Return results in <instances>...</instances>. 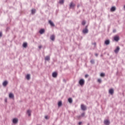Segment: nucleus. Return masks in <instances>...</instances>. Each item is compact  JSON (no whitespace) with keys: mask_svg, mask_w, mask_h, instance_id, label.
<instances>
[{"mask_svg":"<svg viewBox=\"0 0 125 125\" xmlns=\"http://www.w3.org/2000/svg\"><path fill=\"white\" fill-rule=\"evenodd\" d=\"M85 21H82V25H85Z\"/></svg>","mask_w":125,"mask_h":125,"instance_id":"27","label":"nucleus"},{"mask_svg":"<svg viewBox=\"0 0 125 125\" xmlns=\"http://www.w3.org/2000/svg\"><path fill=\"white\" fill-rule=\"evenodd\" d=\"M49 23L50 24V26H51V27H54V26H55L53 22H52L51 20L49 21Z\"/></svg>","mask_w":125,"mask_h":125,"instance_id":"6","label":"nucleus"},{"mask_svg":"<svg viewBox=\"0 0 125 125\" xmlns=\"http://www.w3.org/2000/svg\"><path fill=\"white\" fill-rule=\"evenodd\" d=\"M83 34H87V33H88V30H87V29H83Z\"/></svg>","mask_w":125,"mask_h":125,"instance_id":"9","label":"nucleus"},{"mask_svg":"<svg viewBox=\"0 0 125 125\" xmlns=\"http://www.w3.org/2000/svg\"><path fill=\"white\" fill-rule=\"evenodd\" d=\"M68 102H69V103H72L73 102V100H72V98L68 99Z\"/></svg>","mask_w":125,"mask_h":125,"instance_id":"24","label":"nucleus"},{"mask_svg":"<svg viewBox=\"0 0 125 125\" xmlns=\"http://www.w3.org/2000/svg\"><path fill=\"white\" fill-rule=\"evenodd\" d=\"M31 77H30V74H27L26 76V78L27 79V80H30Z\"/></svg>","mask_w":125,"mask_h":125,"instance_id":"22","label":"nucleus"},{"mask_svg":"<svg viewBox=\"0 0 125 125\" xmlns=\"http://www.w3.org/2000/svg\"><path fill=\"white\" fill-rule=\"evenodd\" d=\"M109 93L111 95L113 94L114 93V89H110L109 90Z\"/></svg>","mask_w":125,"mask_h":125,"instance_id":"10","label":"nucleus"},{"mask_svg":"<svg viewBox=\"0 0 125 125\" xmlns=\"http://www.w3.org/2000/svg\"><path fill=\"white\" fill-rule=\"evenodd\" d=\"M104 124L105 125H110V121H109V120H104Z\"/></svg>","mask_w":125,"mask_h":125,"instance_id":"3","label":"nucleus"},{"mask_svg":"<svg viewBox=\"0 0 125 125\" xmlns=\"http://www.w3.org/2000/svg\"><path fill=\"white\" fill-rule=\"evenodd\" d=\"M79 125H82V122H79Z\"/></svg>","mask_w":125,"mask_h":125,"instance_id":"35","label":"nucleus"},{"mask_svg":"<svg viewBox=\"0 0 125 125\" xmlns=\"http://www.w3.org/2000/svg\"><path fill=\"white\" fill-rule=\"evenodd\" d=\"M79 84L81 85V86H83L84 84V80L83 79H81L79 81Z\"/></svg>","mask_w":125,"mask_h":125,"instance_id":"1","label":"nucleus"},{"mask_svg":"<svg viewBox=\"0 0 125 125\" xmlns=\"http://www.w3.org/2000/svg\"><path fill=\"white\" fill-rule=\"evenodd\" d=\"M40 34H41V35H42V34H43V33H44V29H41L39 31Z\"/></svg>","mask_w":125,"mask_h":125,"instance_id":"13","label":"nucleus"},{"mask_svg":"<svg viewBox=\"0 0 125 125\" xmlns=\"http://www.w3.org/2000/svg\"><path fill=\"white\" fill-rule=\"evenodd\" d=\"M45 119H46V120L48 119V116H45Z\"/></svg>","mask_w":125,"mask_h":125,"instance_id":"30","label":"nucleus"},{"mask_svg":"<svg viewBox=\"0 0 125 125\" xmlns=\"http://www.w3.org/2000/svg\"><path fill=\"white\" fill-rule=\"evenodd\" d=\"M90 62H91V64H94V63H95L94 60H91L90 61Z\"/></svg>","mask_w":125,"mask_h":125,"instance_id":"28","label":"nucleus"},{"mask_svg":"<svg viewBox=\"0 0 125 125\" xmlns=\"http://www.w3.org/2000/svg\"><path fill=\"white\" fill-rule=\"evenodd\" d=\"M58 105L59 107H61V106H62V101L59 102Z\"/></svg>","mask_w":125,"mask_h":125,"instance_id":"19","label":"nucleus"},{"mask_svg":"<svg viewBox=\"0 0 125 125\" xmlns=\"http://www.w3.org/2000/svg\"><path fill=\"white\" fill-rule=\"evenodd\" d=\"M60 3H61V4L64 3V0H61L60 1Z\"/></svg>","mask_w":125,"mask_h":125,"instance_id":"26","label":"nucleus"},{"mask_svg":"<svg viewBox=\"0 0 125 125\" xmlns=\"http://www.w3.org/2000/svg\"><path fill=\"white\" fill-rule=\"evenodd\" d=\"M115 10H116V7H112L110 9V11H111V12L115 11Z\"/></svg>","mask_w":125,"mask_h":125,"instance_id":"21","label":"nucleus"},{"mask_svg":"<svg viewBox=\"0 0 125 125\" xmlns=\"http://www.w3.org/2000/svg\"><path fill=\"white\" fill-rule=\"evenodd\" d=\"M7 83H8V82H7V81H4L2 83L3 86H6V85H7Z\"/></svg>","mask_w":125,"mask_h":125,"instance_id":"8","label":"nucleus"},{"mask_svg":"<svg viewBox=\"0 0 125 125\" xmlns=\"http://www.w3.org/2000/svg\"><path fill=\"white\" fill-rule=\"evenodd\" d=\"M100 76H101V77H105V73H102L101 74Z\"/></svg>","mask_w":125,"mask_h":125,"instance_id":"25","label":"nucleus"},{"mask_svg":"<svg viewBox=\"0 0 125 125\" xmlns=\"http://www.w3.org/2000/svg\"><path fill=\"white\" fill-rule=\"evenodd\" d=\"M105 44L108 45V44H110V41L109 40H106L104 42Z\"/></svg>","mask_w":125,"mask_h":125,"instance_id":"14","label":"nucleus"},{"mask_svg":"<svg viewBox=\"0 0 125 125\" xmlns=\"http://www.w3.org/2000/svg\"><path fill=\"white\" fill-rule=\"evenodd\" d=\"M27 113L28 114V116L30 117V116H31V113H32V111L30 110H28Z\"/></svg>","mask_w":125,"mask_h":125,"instance_id":"20","label":"nucleus"},{"mask_svg":"<svg viewBox=\"0 0 125 125\" xmlns=\"http://www.w3.org/2000/svg\"><path fill=\"white\" fill-rule=\"evenodd\" d=\"M13 124H17V123H18V119L17 118H14L13 120Z\"/></svg>","mask_w":125,"mask_h":125,"instance_id":"7","label":"nucleus"},{"mask_svg":"<svg viewBox=\"0 0 125 125\" xmlns=\"http://www.w3.org/2000/svg\"><path fill=\"white\" fill-rule=\"evenodd\" d=\"M27 45H28V44L26 42L23 43L22 44L23 47H24L25 48H26V47H27Z\"/></svg>","mask_w":125,"mask_h":125,"instance_id":"18","label":"nucleus"},{"mask_svg":"<svg viewBox=\"0 0 125 125\" xmlns=\"http://www.w3.org/2000/svg\"><path fill=\"white\" fill-rule=\"evenodd\" d=\"M9 98H14V95L11 93L9 94Z\"/></svg>","mask_w":125,"mask_h":125,"instance_id":"11","label":"nucleus"},{"mask_svg":"<svg viewBox=\"0 0 125 125\" xmlns=\"http://www.w3.org/2000/svg\"><path fill=\"white\" fill-rule=\"evenodd\" d=\"M70 8H72V7H75V4H73V2H71L70 5Z\"/></svg>","mask_w":125,"mask_h":125,"instance_id":"12","label":"nucleus"},{"mask_svg":"<svg viewBox=\"0 0 125 125\" xmlns=\"http://www.w3.org/2000/svg\"><path fill=\"white\" fill-rule=\"evenodd\" d=\"M98 83H101V79H98Z\"/></svg>","mask_w":125,"mask_h":125,"instance_id":"29","label":"nucleus"},{"mask_svg":"<svg viewBox=\"0 0 125 125\" xmlns=\"http://www.w3.org/2000/svg\"><path fill=\"white\" fill-rule=\"evenodd\" d=\"M45 60L46 61H49V60H50V57L48 56H46L45 57Z\"/></svg>","mask_w":125,"mask_h":125,"instance_id":"16","label":"nucleus"},{"mask_svg":"<svg viewBox=\"0 0 125 125\" xmlns=\"http://www.w3.org/2000/svg\"><path fill=\"white\" fill-rule=\"evenodd\" d=\"M50 40H51V41H54V40H55V36H54V35L51 36Z\"/></svg>","mask_w":125,"mask_h":125,"instance_id":"17","label":"nucleus"},{"mask_svg":"<svg viewBox=\"0 0 125 125\" xmlns=\"http://www.w3.org/2000/svg\"><path fill=\"white\" fill-rule=\"evenodd\" d=\"M95 45H96V43H94Z\"/></svg>","mask_w":125,"mask_h":125,"instance_id":"38","label":"nucleus"},{"mask_svg":"<svg viewBox=\"0 0 125 125\" xmlns=\"http://www.w3.org/2000/svg\"><path fill=\"white\" fill-rule=\"evenodd\" d=\"M113 32L114 33H116V29H114V30H113Z\"/></svg>","mask_w":125,"mask_h":125,"instance_id":"34","label":"nucleus"},{"mask_svg":"<svg viewBox=\"0 0 125 125\" xmlns=\"http://www.w3.org/2000/svg\"><path fill=\"white\" fill-rule=\"evenodd\" d=\"M36 13V9H33L32 10H31V13L32 14H34V13Z\"/></svg>","mask_w":125,"mask_h":125,"instance_id":"23","label":"nucleus"},{"mask_svg":"<svg viewBox=\"0 0 125 125\" xmlns=\"http://www.w3.org/2000/svg\"><path fill=\"white\" fill-rule=\"evenodd\" d=\"M88 75L86 74V75H85V78H88Z\"/></svg>","mask_w":125,"mask_h":125,"instance_id":"31","label":"nucleus"},{"mask_svg":"<svg viewBox=\"0 0 125 125\" xmlns=\"http://www.w3.org/2000/svg\"><path fill=\"white\" fill-rule=\"evenodd\" d=\"M119 51H120V47L117 46L116 47V49L114 50V52L115 53H118V52H119Z\"/></svg>","mask_w":125,"mask_h":125,"instance_id":"5","label":"nucleus"},{"mask_svg":"<svg viewBox=\"0 0 125 125\" xmlns=\"http://www.w3.org/2000/svg\"><path fill=\"white\" fill-rule=\"evenodd\" d=\"M81 116L82 117H83V116H84V113H82Z\"/></svg>","mask_w":125,"mask_h":125,"instance_id":"32","label":"nucleus"},{"mask_svg":"<svg viewBox=\"0 0 125 125\" xmlns=\"http://www.w3.org/2000/svg\"><path fill=\"white\" fill-rule=\"evenodd\" d=\"M52 77L53 78H56V77H57V73L56 72H54L52 74Z\"/></svg>","mask_w":125,"mask_h":125,"instance_id":"15","label":"nucleus"},{"mask_svg":"<svg viewBox=\"0 0 125 125\" xmlns=\"http://www.w3.org/2000/svg\"><path fill=\"white\" fill-rule=\"evenodd\" d=\"M114 40L115 41V42H118V41L120 40V37H119V36H115L114 38Z\"/></svg>","mask_w":125,"mask_h":125,"instance_id":"4","label":"nucleus"},{"mask_svg":"<svg viewBox=\"0 0 125 125\" xmlns=\"http://www.w3.org/2000/svg\"><path fill=\"white\" fill-rule=\"evenodd\" d=\"M81 109L83 111H85L86 110V106L83 104H81Z\"/></svg>","mask_w":125,"mask_h":125,"instance_id":"2","label":"nucleus"},{"mask_svg":"<svg viewBox=\"0 0 125 125\" xmlns=\"http://www.w3.org/2000/svg\"><path fill=\"white\" fill-rule=\"evenodd\" d=\"M124 8H125V5H124Z\"/></svg>","mask_w":125,"mask_h":125,"instance_id":"39","label":"nucleus"},{"mask_svg":"<svg viewBox=\"0 0 125 125\" xmlns=\"http://www.w3.org/2000/svg\"><path fill=\"white\" fill-rule=\"evenodd\" d=\"M96 56H98V54H95Z\"/></svg>","mask_w":125,"mask_h":125,"instance_id":"36","label":"nucleus"},{"mask_svg":"<svg viewBox=\"0 0 125 125\" xmlns=\"http://www.w3.org/2000/svg\"><path fill=\"white\" fill-rule=\"evenodd\" d=\"M2 33L1 32H0V37H2Z\"/></svg>","mask_w":125,"mask_h":125,"instance_id":"33","label":"nucleus"},{"mask_svg":"<svg viewBox=\"0 0 125 125\" xmlns=\"http://www.w3.org/2000/svg\"><path fill=\"white\" fill-rule=\"evenodd\" d=\"M42 47V46H39V48L41 49V48Z\"/></svg>","mask_w":125,"mask_h":125,"instance_id":"37","label":"nucleus"}]
</instances>
